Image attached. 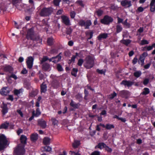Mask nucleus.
<instances>
[{
	"label": "nucleus",
	"instance_id": "1",
	"mask_svg": "<svg viewBox=\"0 0 155 155\" xmlns=\"http://www.w3.org/2000/svg\"><path fill=\"white\" fill-rule=\"evenodd\" d=\"M85 61V63L84 64V66L86 68L89 69L93 67L94 60L92 57L87 56L86 58Z\"/></svg>",
	"mask_w": 155,
	"mask_h": 155
},
{
	"label": "nucleus",
	"instance_id": "2",
	"mask_svg": "<svg viewBox=\"0 0 155 155\" xmlns=\"http://www.w3.org/2000/svg\"><path fill=\"white\" fill-rule=\"evenodd\" d=\"M8 144V141L5 136L3 134H0V150L4 149Z\"/></svg>",
	"mask_w": 155,
	"mask_h": 155
},
{
	"label": "nucleus",
	"instance_id": "3",
	"mask_svg": "<svg viewBox=\"0 0 155 155\" xmlns=\"http://www.w3.org/2000/svg\"><path fill=\"white\" fill-rule=\"evenodd\" d=\"M53 9L51 7L44 8L41 11L40 15L41 16H49L52 12Z\"/></svg>",
	"mask_w": 155,
	"mask_h": 155
},
{
	"label": "nucleus",
	"instance_id": "4",
	"mask_svg": "<svg viewBox=\"0 0 155 155\" xmlns=\"http://www.w3.org/2000/svg\"><path fill=\"white\" fill-rule=\"evenodd\" d=\"M24 152V146L21 144H19L15 150V155H23Z\"/></svg>",
	"mask_w": 155,
	"mask_h": 155
},
{
	"label": "nucleus",
	"instance_id": "5",
	"mask_svg": "<svg viewBox=\"0 0 155 155\" xmlns=\"http://www.w3.org/2000/svg\"><path fill=\"white\" fill-rule=\"evenodd\" d=\"M113 19L112 18L108 15L104 16V18L101 20V22L105 25H108L112 22Z\"/></svg>",
	"mask_w": 155,
	"mask_h": 155
},
{
	"label": "nucleus",
	"instance_id": "6",
	"mask_svg": "<svg viewBox=\"0 0 155 155\" xmlns=\"http://www.w3.org/2000/svg\"><path fill=\"white\" fill-rule=\"evenodd\" d=\"M26 37L28 39H30L32 40H35V39L32 29L31 28L28 30Z\"/></svg>",
	"mask_w": 155,
	"mask_h": 155
},
{
	"label": "nucleus",
	"instance_id": "7",
	"mask_svg": "<svg viewBox=\"0 0 155 155\" xmlns=\"http://www.w3.org/2000/svg\"><path fill=\"white\" fill-rule=\"evenodd\" d=\"M34 59V58L31 56H30L28 57L27 59V65L28 68L29 69H31L32 68Z\"/></svg>",
	"mask_w": 155,
	"mask_h": 155
},
{
	"label": "nucleus",
	"instance_id": "8",
	"mask_svg": "<svg viewBox=\"0 0 155 155\" xmlns=\"http://www.w3.org/2000/svg\"><path fill=\"white\" fill-rule=\"evenodd\" d=\"M61 53L56 56L53 57L50 59H49L48 60L49 61H52L54 63H56L59 61L61 58V56L60 55Z\"/></svg>",
	"mask_w": 155,
	"mask_h": 155
},
{
	"label": "nucleus",
	"instance_id": "9",
	"mask_svg": "<svg viewBox=\"0 0 155 155\" xmlns=\"http://www.w3.org/2000/svg\"><path fill=\"white\" fill-rule=\"evenodd\" d=\"M38 125L42 128H45L46 127V122L42 119H39L38 120Z\"/></svg>",
	"mask_w": 155,
	"mask_h": 155
},
{
	"label": "nucleus",
	"instance_id": "10",
	"mask_svg": "<svg viewBox=\"0 0 155 155\" xmlns=\"http://www.w3.org/2000/svg\"><path fill=\"white\" fill-rule=\"evenodd\" d=\"M134 84V82L131 81H127L124 80L121 82V84H124L125 86H127V87H130Z\"/></svg>",
	"mask_w": 155,
	"mask_h": 155
},
{
	"label": "nucleus",
	"instance_id": "11",
	"mask_svg": "<svg viewBox=\"0 0 155 155\" xmlns=\"http://www.w3.org/2000/svg\"><path fill=\"white\" fill-rule=\"evenodd\" d=\"M2 108V112L3 115L4 116L8 112V109L7 107V104L4 103L3 104Z\"/></svg>",
	"mask_w": 155,
	"mask_h": 155
},
{
	"label": "nucleus",
	"instance_id": "12",
	"mask_svg": "<svg viewBox=\"0 0 155 155\" xmlns=\"http://www.w3.org/2000/svg\"><path fill=\"white\" fill-rule=\"evenodd\" d=\"M121 4L123 6H125L126 7H129L131 5L130 2L128 1L127 0L121 2Z\"/></svg>",
	"mask_w": 155,
	"mask_h": 155
},
{
	"label": "nucleus",
	"instance_id": "13",
	"mask_svg": "<svg viewBox=\"0 0 155 155\" xmlns=\"http://www.w3.org/2000/svg\"><path fill=\"white\" fill-rule=\"evenodd\" d=\"M63 22L66 25H70V22L69 19L68 17L65 16H63L62 17Z\"/></svg>",
	"mask_w": 155,
	"mask_h": 155
},
{
	"label": "nucleus",
	"instance_id": "14",
	"mask_svg": "<svg viewBox=\"0 0 155 155\" xmlns=\"http://www.w3.org/2000/svg\"><path fill=\"white\" fill-rule=\"evenodd\" d=\"M7 87H4L0 91L1 94L3 95H6L9 93V91L7 90Z\"/></svg>",
	"mask_w": 155,
	"mask_h": 155
},
{
	"label": "nucleus",
	"instance_id": "15",
	"mask_svg": "<svg viewBox=\"0 0 155 155\" xmlns=\"http://www.w3.org/2000/svg\"><path fill=\"white\" fill-rule=\"evenodd\" d=\"M155 0H152L150 4V10L151 12H154L155 11Z\"/></svg>",
	"mask_w": 155,
	"mask_h": 155
},
{
	"label": "nucleus",
	"instance_id": "16",
	"mask_svg": "<svg viewBox=\"0 0 155 155\" xmlns=\"http://www.w3.org/2000/svg\"><path fill=\"white\" fill-rule=\"evenodd\" d=\"M41 92L42 93H45L47 91V86L45 84L44 82L41 85Z\"/></svg>",
	"mask_w": 155,
	"mask_h": 155
},
{
	"label": "nucleus",
	"instance_id": "17",
	"mask_svg": "<svg viewBox=\"0 0 155 155\" xmlns=\"http://www.w3.org/2000/svg\"><path fill=\"white\" fill-rule=\"evenodd\" d=\"M42 69L45 71H47L49 70L50 68V65L47 63L43 64Z\"/></svg>",
	"mask_w": 155,
	"mask_h": 155
},
{
	"label": "nucleus",
	"instance_id": "18",
	"mask_svg": "<svg viewBox=\"0 0 155 155\" xmlns=\"http://www.w3.org/2000/svg\"><path fill=\"white\" fill-rule=\"evenodd\" d=\"M38 135L37 134L34 133L32 134L31 136V140L33 142H35L38 139Z\"/></svg>",
	"mask_w": 155,
	"mask_h": 155
},
{
	"label": "nucleus",
	"instance_id": "19",
	"mask_svg": "<svg viewBox=\"0 0 155 155\" xmlns=\"http://www.w3.org/2000/svg\"><path fill=\"white\" fill-rule=\"evenodd\" d=\"M107 37V33H102L98 37V39L99 40H101L102 39L106 38Z\"/></svg>",
	"mask_w": 155,
	"mask_h": 155
},
{
	"label": "nucleus",
	"instance_id": "20",
	"mask_svg": "<svg viewBox=\"0 0 155 155\" xmlns=\"http://www.w3.org/2000/svg\"><path fill=\"white\" fill-rule=\"evenodd\" d=\"M91 25V23L90 20H87L85 21V23L84 25V26L85 29L89 28V26Z\"/></svg>",
	"mask_w": 155,
	"mask_h": 155
},
{
	"label": "nucleus",
	"instance_id": "21",
	"mask_svg": "<svg viewBox=\"0 0 155 155\" xmlns=\"http://www.w3.org/2000/svg\"><path fill=\"white\" fill-rule=\"evenodd\" d=\"M50 139L48 137H45L43 139V143L45 145H47L50 143Z\"/></svg>",
	"mask_w": 155,
	"mask_h": 155
},
{
	"label": "nucleus",
	"instance_id": "22",
	"mask_svg": "<svg viewBox=\"0 0 155 155\" xmlns=\"http://www.w3.org/2000/svg\"><path fill=\"white\" fill-rule=\"evenodd\" d=\"M80 144V141L75 140L74 142L72 144L73 147L74 148H77Z\"/></svg>",
	"mask_w": 155,
	"mask_h": 155
},
{
	"label": "nucleus",
	"instance_id": "23",
	"mask_svg": "<svg viewBox=\"0 0 155 155\" xmlns=\"http://www.w3.org/2000/svg\"><path fill=\"white\" fill-rule=\"evenodd\" d=\"M106 145L104 143H100L98 144V145L95 148L98 147L100 149H102L104 148L105 147Z\"/></svg>",
	"mask_w": 155,
	"mask_h": 155
},
{
	"label": "nucleus",
	"instance_id": "24",
	"mask_svg": "<svg viewBox=\"0 0 155 155\" xmlns=\"http://www.w3.org/2000/svg\"><path fill=\"white\" fill-rule=\"evenodd\" d=\"M70 105L72 107L75 108H78L79 106V104H76L74 103L73 100H71Z\"/></svg>",
	"mask_w": 155,
	"mask_h": 155
},
{
	"label": "nucleus",
	"instance_id": "25",
	"mask_svg": "<svg viewBox=\"0 0 155 155\" xmlns=\"http://www.w3.org/2000/svg\"><path fill=\"white\" fill-rule=\"evenodd\" d=\"M27 138L26 136L24 135H22L20 137L21 142L22 143L25 144L26 143Z\"/></svg>",
	"mask_w": 155,
	"mask_h": 155
},
{
	"label": "nucleus",
	"instance_id": "26",
	"mask_svg": "<svg viewBox=\"0 0 155 155\" xmlns=\"http://www.w3.org/2000/svg\"><path fill=\"white\" fill-rule=\"evenodd\" d=\"M9 123H8L6 122L2 124L0 127V128L7 129L8 127Z\"/></svg>",
	"mask_w": 155,
	"mask_h": 155
},
{
	"label": "nucleus",
	"instance_id": "27",
	"mask_svg": "<svg viewBox=\"0 0 155 155\" xmlns=\"http://www.w3.org/2000/svg\"><path fill=\"white\" fill-rule=\"evenodd\" d=\"M51 121L52 122V124L53 125L57 126L58 123V120L56 119L55 118H52L51 119Z\"/></svg>",
	"mask_w": 155,
	"mask_h": 155
},
{
	"label": "nucleus",
	"instance_id": "28",
	"mask_svg": "<svg viewBox=\"0 0 155 155\" xmlns=\"http://www.w3.org/2000/svg\"><path fill=\"white\" fill-rule=\"evenodd\" d=\"M121 41L122 43L127 45L130 43L131 41L129 39L122 40Z\"/></svg>",
	"mask_w": 155,
	"mask_h": 155
},
{
	"label": "nucleus",
	"instance_id": "29",
	"mask_svg": "<svg viewBox=\"0 0 155 155\" xmlns=\"http://www.w3.org/2000/svg\"><path fill=\"white\" fill-rule=\"evenodd\" d=\"M144 58L143 57H140L139 60L138 61V63L141 65H143L144 64Z\"/></svg>",
	"mask_w": 155,
	"mask_h": 155
},
{
	"label": "nucleus",
	"instance_id": "30",
	"mask_svg": "<svg viewBox=\"0 0 155 155\" xmlns=\"http://www.w3.org/2000/svg\"><path fill=\"white\" fill-rule=\"evenodd\" d=\"M7 9L6 6L4 4H2L0 6V13H1V10H2L4 12Z\"/></svg>",
	"mask_w": 155,
	"mask_h": 155
},
{
	"label": "nucleus",
	"instance_id": "31",
	"mask_svg": "<svg viewBox=\"0 0 155 155\" xmlns=\"http://www.w3.org/2000/svg\"><path fill=\"white\" fill-rule=\"evenodd\" d=\"M12 68L10 66H7L4 68V70L6 71L10 72L12 71Z\"/></svg>",
	"mask_w": 155,
	"mask_h": 155
},
{
	"label": "nucleus",
	"instance_id": "32",
	"mask_svg": "<svg viewBox=\"0 0 155 155\" xmlns=\"http://www.w3.org/2000/svg\"><path fill=\"white\" fill-rule=\"evenodd\" d=\"M53 38H48L47 43L49 45H51L53 44Z\"/></svg>",
	"mask_w": 155,
	"mask_h": 155
},
{
	"label": "nucleus",
	"instance_id": "33",
	"mask_svg": "<svg viewBox=\"0 0 155 155\" xmlns=\"http://www.w3.org/2000/svg\"><path fill=\"white\" fill-rule=\"evenodd\" d=\"M105 127L107 130H110L111 129L114 128V126L113 124H107L106 125Z\"/></svg>",
	"mask_w": 155,
	"mask_h": 155
},
{
	"label": "nucleus",
	"instance_id": "34",
	"mask_svg": "<svg viewBox=\"0 0 155 155\" xmlns=\"http://www.w3.org/2000/svg\"><path fill=\"white\" fill-rule=\"evenodd\" d=\"M150 92L149 89L147 88H145L143 91L142 93V94L146 95L149 93Z\"/></svg>",
	"mask_w": 155,
	"mask_h": 155
},
{
	"label": "nucleus",
	"instance_id": "35",
	"mask_svg": "<svg viewBox=\"0 0 155 155\" xmlns=\"http://www.w3.org/2000/svg\"><path fill=\"white\" fill-rule=\"evenodd\" d=\"M44 151H45L50 152L51 150V148L49 146H46L43 147Z\"/></svg>",
	"mask_w": 155,
	"mask_h": 155
},
{
	"label": "nucleus",
	"instance_id": "36",
	"mask_svg": "<svg viewBox=\"0 0 155 155\" xmlns=\"http://www.w3.org/2000/svg\"><path fill=\"white\" fill-rule=\"evenodd\" d=\"M48 58L46 56H44L42 58V59L40 61L41 64L43 63V62H45L47 61L48 60Z\"/></svg>",
	"mask_w": 155,
	"mask_h": 155
},
{
	"label": "nucleus",
	"instance_id": "37",
	"mask_svg": "<svg viewBox=\"0 0 155 155\" xmlns=\"http://www.w3.org/2000/svg\"><path fill=\"white\" fill-rule=\"evenodd\" d=\"M141 73L140 71H137L134 73V76L136 77H139L141 75Z\"/></svg>",
	"mask_w": 155,
	"mask_h": 155
},
{
	"label": "nucleus",
	"instance_id": "38",
	"mask_svg": "<svg viewBox=\"0 0 155 155\" xmlns=\"http://www.w3.org/2000/svg\"><path fill=\"white\" fill-rule=\"evenodd\" d=\"M72 31V29L71 28H67L66 34L70 35Z\"/></svg>",
	"mask_w": 155,
	"mask_h": 155
},
{
	"label": "nucleus",
	"instance_id": "39",
	"mask_svg": "<svg viewBox=\"0 0 155 155\" xmlns=\"http://www.w3.org/2000/svg\"><path fill=\"white\" fill-rule=\"evenodd\" d=\"M122 29V28L120 25H118L117 26V32L119 33L121 31Z\"/></svg>",
	"mask_w": 155,
	"mask_h": 155
},
{
	"label": "nucleus",
	"instance_id": "40",
	"mask_svg": "<svg viewBox=\"0 0 155 155\" xmlns=\"http://www.w3.org/2000/svg\"><path fill=\"white\" fill-rule=\"evenodd\" d=\"M29 2L30 4H31V9H29V11H31V9H34V4L33 3V2L32 0H29Z\"/></svg>",
	"mask_w": 155,
	"mask_h": 155
},
{
	"label": "nucleus",
	"instance_id": "41",
	"mask_svg": "<svg viewBox=\"0 0 155 155\" xmlns=\"http://www.w3.org/2000/svg\"><path fill=\"white\" fill-rule=\"evenodd\" d=\"M84 62V60L82 59H80L78 61V64L79 66H81Z\"/></svg>",
	"mask_w": 155,
	"mask_h": 155
},
{
	"label": "nucleus",
	"instance_id": "42",
	"mask_svg": "<svg viewBox=\"0 0 155 155\" xmlns=\"http://www.w3.org/2000/svg\"><path fill=\"white\" fill-rule=\"evenodd\" d=\"M148 44V41L145 40H143L141 41L140 44L141 45H143L145 44Z\"/></svg>",
	"mask_w": 155,
	"mask_h": 155
},
{
	"label": "nucleus",
	"instance_id": "43",
	"mask_svg": "<svg viewBox=\"0 0 155 155\" xmlns=\"http://www.w3.org/2000/svg\"><path fill=\"white\" fill-rule=\"evenodd\" d=\"M117 94L115 92H114L113 94H111L109 96V98L110 99H113L116 96Z\"/></svg>",
	"mask_w": 155,
	"mask_h": 155
},
{
	"label": "nucleus",
	"instance_id": "44",
	"mask_svg": "<svg viewBox=\"0 0 155 155\" xmlns=\"http://www.w3.org/2000/svg\"><path fill=\"white\" fill-rule=\"evenodd\" d=\"M57 69L59 71H62L63 70L61 66L59 64H57Z\"/></svg>",
	"mask_w": 155,
	"mask_h": 155
},
{
	"label": "nucleus",
	"instance_id": "45",
	"mask_svg": "<svg viewBox=\"0 0 155 155\" xmlns=\"http://www.w3.org/2000/svg\"><path fill=\"white\" fill-rule=\"evenodd\" d=\"M96 12L97 13V15L100 16L102 15L103 14V12L101 10H99L98 11H97Z\"/></svg>",
	"mask_w": 155,
	"mask_h": 155
},
{
	"label": "nucleus",
	"instance_id": "46",
	"mask_svg": "<svg viewBox=\"0 0 155 155\" xmlns=\"http://www.w3.org/2000/svg\"><path fill=\"white\" fill-rule=\"evenodd\" d=\"M85 23V21L83 20H81L79 21L78 22V24L79 25L81 26H84V25Z\"/></svg>",
	"mask_w": 155,
	"mask_h": 155
},
{
	"label": "nucleus",
	"instance_id": "47",
	"mask_svg": "<svg viewBox=\"0 0 155 155\" xmlns=\"http://www.w3.org/2000/svg\"><path fill=\"white\" fill-rule=\"evenodd\" d=\"M61 0H54V5L56 6L58 5Z\"/></svg>",
	"mask_w": 155,
	"mask_h": 155
},
{
	"label": "nucleus",
	"instance_id": "48",
	"mask_svg": "<svg viewBox=\"0 0 155 155\" xmlns=\"http://www.w3.org/2000/svg\"><path fill=\"white\" fill-rule=\"evenodd\" d=\"M37 94V93L35 91H33L31 93H30V96H31L32 97H34Z\"/></svg>",
	"mask_w": 155,
	"mask_h": 155
},
{
	"label": "nucleus",
	"instance_id": "49",
	"mask_svg": "<svg viewBox=\"0 0 155 155\" xmlns=\"http://www.w3.org/2000/svg\"><path fill=\"white\" fill-rule=\"evenodd\" d=\"M97 71L100 74H104L105 71L104 70H100L98 69H97Z\"/></svg>",
	"mask_w": 155,
	"mask_h": 155
},
{
	"label": "nucleus",
	"instance_id": "50",
	"mask_svg": "<svg viewBox=\"0 0 155 155\" xmlns=\"http://www.w3.org/2000/svg\"><path fill=\"white\" fill-rule=\"evenodd\" d=\"M100 153L98 151H95L92 152L91 155H100Z\"/></svg>",
	"mask_w": 155,
	"mask_h": 155
},
{
	"label": "nucleus",
	"instance_id": "51",
	"mask_svg": "<svg viewBox=\"0 0 155 155\" xmlns=\"http://www.w3.org/2000/svg\"><path fill=\"white\" fill-rule=\"evenodd\" d=\"M105 149L107 152H111L112 151V149L109 147L107 145L105 147Z\"/></svg>",
	"mask_w": 155,
	"mask_h": 155
},
{
	"label": "nucleus",
	"instance_id": "52",
	"mask_svg": "<svg viewBox=\"0 0 155 155\" xmlns=\"http://www.w3.org/2000/svg\"><path fill=\"white\" fill-rule=\"evenodd\" d=\"M21 92V90H15L14 91V94L16 95L19 94Z\"/></svg>",
	"mask_w": 155,
	"mask_h": 155
},
{
	"label": "nucleus",
	"instance_id": "53",
	"mask_svg": "<svg viewBox=\"0 0 155 155\" xmlns=\"http://www.w3.org/2000/svg\"><path fill=\"white\" fill-rule=\"evenodd\" d=\"M75 15V12L74 11L71 12L70 13V16L71 18H74Z\"/></svg>",
	"mask_w": 155,
	"mask_h": 155
},
{
	"label": "nucleus",
	"instance_id": "54",
	"mask_svg": "<svg viewBox=\"0 0 155 155\" xmlns=\"http://www.w3.org/2000/svg\"><path fill=\"white\" fill-rule=\"evenodd\" d=\"M35 116V111H34L32 112V116L29 119V120L30 121L31 120H32V119H33V118H34Z\"/></svg>",
	"mask_w": 155,
	"mask_h": 155
},
{
	"label": "nucleus",
	"instance_id": "55",
	"mask_svg": "<svg viewBox=\"0 0 155 155\" xmlns=\"http://www.w3.org/2000/svg\"><path fill=\"white\" fill-rule=\"evenodd\" d=\"M41 114L40 112L37 109L36 110V113L35 114V115L36 117H37L39 115H40Z\"/></svg>",
	"mask_w": 155,
	"mask_h": 155
},
{
	"label": "nucleus",
	"instance_id": "56",
	"mask_svg": "<svg viewBox=\"0 0 155 155\" xmlns=\"http://www.w3.org/2000/svg\"><path fill=\"white\" fill-rule=\"evenodd\" d=\"M76 98L78 99H81L82 98V96L81 94H78L76 96Z\"/></svg>",
	"mask_w": 155,
	"mask_h": 155
},
{
	"label": "nucleus",
	"instance_id": "57",
	"mask_svg": "<svg viewBox=\"0 0 155 155\" xmlns=\"http://www.w3.org/2000/svg\"><path fill=\"white\" fill-rule=\"evenodd\" d=\"M149 81V80L148 79H145L143 81V84L144 85H147Z\"/></svg>",
	"mask_w": 155,
	"mask_h": 155
},
{
	"label": "nucleus",
	"instance_id": "58",
	"mask_svg": "<svg viewBox=\"0 0 155 155\" xmlns=\"http://www.w3.org/2000/svg\"><path fill=\"white\" fill-rule=\"evenodd\" d=\"M123 24L124 25H126L127 26H129V24L127 22V19H126L124 21L122 22Z\"/></svg>",
	"mask_w": 155,
	"mask_h": 155
},
{
	"label": "nucleus",
	"instance_id": "59",
	"mask_svg": "<svg viewBox=\"0 0 155 155\" xmlns=\"http://www.w3.org/2000/svg\"><path fill=\"white\" fill-rule=\"evenodd\" d=\"M147 54L146 52L143 53L140 57H143L144 58V59H145V57L147 56Z\"/></svg>",
	"mask_w": 155,
	"mask_h": 155
},
{
	"label": "nucleus",
	"instance_id": "60",
	"mask_svg": "<svg viewBox=\"0 0 155 155\" xmlns=\"http://www.w3.org/2000/svg\"><path fill=\"white\" fill-rule=\"evenodd\" d=\"M128 92L124 90L121 92V94L124 95H126L128 93Z\"/></svg>",
	"mask_w": 155,
	"mask_h": 155
},
{
	"label": "nucleus",
	"instance_id": "61",
	"mask_svg": "<svg viewBox=\"0 0 155 155\" xmlns=\"http://www.w3.org/2000/svg\"><path fill=\"white\" fill-rule=\"evenodd\" d=\"M137 61V58H134L133 60V63L134 64H136Z\"/></svg>",
	"mask_w": 155,
	"mask_h": 155
},
{
	"label": "nucleus",
	"instance_id": "62",
	"mask_svg": "<svg viewBox=\"0 0 155 155\" xmlns=\"http://www.w3.org/2000/svg\"><path fill=\"white\" fill-rule=\"evenodd\" d=\"M78 4H79L80 5H81L82 7H83L84 6V5L83 4L82 1H79L77 2Z\"/></svg>",
	"mask_w": 155,
	"mask_h": 155
},
{
	"label": "nucleus",
	"instance_id": "63",
	"mask_svg": "<svg viewBox=\"0 0 155 155\" xmlns=\"http://www.w3.org/2000/svg\"><path fill=\"white\" fill-rule=\"evenodd\" d=\"M21 73L25 74H26L27 73V71L25 68H24L23 70L21 71Z\"/></svg>",
	"mask_w": 155,
	"mask_h": 155
},
{
	"label": "nucleus",
	"instance_id": "64",
	"mask_svg": "<svg viewBox=\"0 0 155 155\" xmlns=\"http://www.w3.org/2000/svg\"><path fill=\"white\" fill-rule=\"evenodd\" d=\"M17 112L21 115L22 117L23 116V114L22 113L20 110H17Z\"/></svg>",
	"mask_w": 155,
	"mask_h": 155
}]
</instances>
